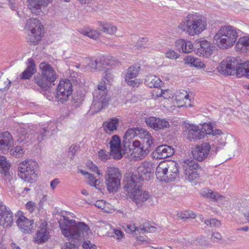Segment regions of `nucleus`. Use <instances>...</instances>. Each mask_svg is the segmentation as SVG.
I'll return each instance as SVG.
<instances>
[{
	"label": "nucleus",
	"instance_id": "nucleus-1",
	"mask_svg": "<svg viewBox=\"0 0 249 249\" xmlns=\"http://www.w3.org/2000/svg\"><path fill=\"white\" fill-rule=\"evenodd\" d=\"M218 71L225 75H234L237 77H245L249 79V61L239 63L235 57H228L223 60L217 67Z\"/></svg>",
	"mask_w": 249,
	"mask_h": 249
},
{
	"label": "nucleus",
	"instance_id": "nucleus-2",
	"mask_svg": "<svg viewBox=\"0 0 249 249\" xmlns=\"http://www.w3.org/2000/svg\"><path fill=\"white\" fill-rule=\"evenodd\" d=\"M206 26L207 21L202 16L189 14L179 24L178 28L190 36H194L200 34Z\"/></svg>",
	"mask_w": 249,
	"mask_h": 249
},
{
	"label": "nucleus",
	"instance_id": "nucleus-3",
	"mask_svg": "<svg viewBox=\"0 0 249 249\" xmlns=\"http://www.w3.org/2000/svg\"><path fill=\"white\" fill-rule=\"evenodd\" d=\"M239 32V30L232 26H223L214 36L213 39L220 48L227 49L234 44Z\"/></svg>",
	"mask_w": 249,
	"mask_h": 249
},
{
	"label": "nucleus",
	"instance_id": "nucleus-4",
	"mask_svg": "<svg viewBox=\"0 0 249 249\" xmlns=\"http://www.w3.org/2000/svg\"><path fill=\"white\" fill-rule=\"evenodd\" d=\"M39 70L40 74L34 76V81L42 89L46 91L58 78V75L53 67L45 62L39 64Z\"/></svg>",
	"mask_w": 249,
	"mask_h": 249
},
{
	"label": "nucleus",
	"instance_id": "nucleus-5",
	"mask_svg": "<svg viewBox=\"0 0 249 249\" xmlns=\"http://www.w3.org/2000/svg\"><path fill=\"white\" fill-rule=\"evenodd\" d=\"M179 173V165L174 160L160 162L156 171L157 178L165 182L173 181L178 177Z\"/></svg>",
	"mask_w": 249,
	"mask_h": 249
},
{
	"label": "nucleus",
	"instance_id": "nucleus-6",
	"mask_svg": "<svg viewBox=\"0 0 249 249\" xmlns=\"http://www.w3.org/2000/svg\"><path fill=\"white\" fill-rule=\"evenodd\" d=\"M107 91L105 83L102 82L98 85L97 89L93 93V101L91 106V109L94 113L98 112L108 105L110 97L107 95Z\"/></svg>",
	"mask_w": 249,
	"mask_h": 249
},
{
	"label": "nucleus",
	"instance_id": "nucleus-7",
	"mask_svg": "<svg viewBox=\"0 0 249 249\" xmlns=\"http://www.w3.org/2000/svg\"><path fill=\"white\" fill-rule=\"evenodd\" d=\"M37 163L32 160H27L20 163L18 167V175L24 181L32 183L36 178Z\"/></svg>",
	"mask_w": 249,
	"mask_h": 249
},
{
	"label": "nucleus",
	"instance_id": "nucleus-8",
	"mask_svg": "<svg viewBox=\"0 0 249 249\" xmlns=\"http://www.w3.org/2000/svg\"><path fill=\"white\" fill-rule=\"evenodd\" d=\"M106 184L109 193L118 191L121 187L122 174L120 170L114 167H108L105 176Z\"/></svg>",
	"mask_w": 249,
	"mask_h": 249
},
{
	"label": "nucleus",
	"instance_id": "nucleus-9",
	"mask_svg": "<svg viewBox=\"0 0 249 249\" xmlns=\"http://www.w3.org/2000/svg\"><path fill=\"white\" fill-rule=\"evenodd\" d=\"M181 164L186 179L192 181L198 177L202 169L196 161L188 159L182 161Z\"/></svg>",
	"mask_w": 249,
	"mask_h": 249
},
{
	"label": "nucleus",
	"instance_id": "nucleus-10",
	"mask_svg": "<svg viewBox=\"0 0 249 249\" xmlns=\"http://www.w3.org/2000/svg\"><path fill=\"white\" fill-rule=\"evenodd\" d=\"M72 92V85L69 79L60 81L56 89V98L63 103L67 101Z\"/></svg>",
	"mask_w": 249,
	"mask_h": 249
},
{
	"label": "nucleus",
	"instance_id": "nucleus-11",
	"mask_svg": "<svg viewBox=\"0 0 249 249\" xmlns=\"http://www.w3.org/2000/svg\"><path fill=\"white\" fill-rule=\"evenodd\" d=\"M128 147H125L128 149V152H131L132 155L136 160H141L144 158L150 152V147H144L138 140H134Z\"/></svg>",
	"mask_w": 249,
	"mask_h": 249
},
{
	"label": "nucleus",
	"instance_id": "nucleus-12",
	"mask_svg": "<svg viewBox=\"0 0 249 249\" xmlns=\"http://www.w3.org/2000/svg\"><path fill=\"white\" fill-rule=\"evenodd\" d=\"M13 213L6 207L2 202H0V225L3 228H8L13 224Z\"/></svg>",
	"mask_w": 249,
	"mask_h": 249
},
{
	"label": "nucleus",
	"instance_id": "nucleus-13",
	"mask_svg": "<svg viewBox=\"0 0 249 249\" xmlns=\"http://www.w3.org/2000/svg\"><path fill=\"white\" fill-rule=\"evenodd\" d=\"M59 227L61 230L62 234L66 237L71 239L75 238L73 225H75V221L71 219L69 220L64 217L63 220L59 222Z\"/></svg>",
	"mask_w": 249,
	"mask_h": 249
},
{
	"label": "nucleus",
	"instance_id": "nucleus-14",
	"mask_svg": "<svg viewBox=\"0 0 249 249\" xmlns=\"http://www.w3.org/2000/svg\"><path fill=\"white\" fill-rule=\"evenodd\" d=\"M144 119L147 125L155 130L164 129L170 126L169 122L164 119L155 117H150Z\"/></svg>",
	"mask_w": 249,
	"mask_h": 249
},
{
	"label": "nucleus",
	"instance_id": "nucleus-15",
	"mask_svg": "<svg viewBox=\"0 0 249 249\" xmlns=\"http://www.w3.org/2000/svg\"><path fill=\"white\" fill-rule=\"evenodd\" d=\"M195 47L196 48V53L199 56L207 57L212 54L213 46L211 43L203 40L195 43Z\"/></svg>",
	"mask_w": 249,
	"mask_h": 249
},
{
	"label": "nucleus",
	"instance_id": "nucleus-16",
	"mask_svg": "<svg viewBox=\"0 0 249 249\" xmlns=\"http://www.w3.org/2000/svg\"><path fill=\"white\" fill-rule=\"evenodd\" d=\"M211 145L209 143H203L202 145L197 146L192 151V154L194 159L202 161L208 156L210 149Z\"/></svg>",
	"mask_w": 249,
	"mask_h": 249
},
{
	"label": "nucleus",
	"instance_id": "nucleus-17",
	"mask_svg": "<svg viewBox=\"0 0 249 249\" xmlns=\"http://www.w3.org/2000/svg\"><path fill=\"white\" fill-rule=\"evenodd\" d=\"M14 140L8 131H0V151L5 153L13 145Z\"/></svg>",
	"mask_w": 249,
	"mask_h": 249
},
{
	"label": "nucleus",
	"instance_id": "nucleus-18",
	"mask_svg": "<svg viewBox=\"0 0 249 249\" xmlns=\"http://www.w3.org/2000/svg\"><path fill=\"white\" fill-rule=\"evenodd\" d=\"M20 230L24 233H31L34 230V220L29 219L24 216H20L16 221Z\"/></svg>",
	"mask_w": 249,
	"mask_h": 249
},
{
	"label": "nucleus",
	"instance_id": "nucleus-19",
	"mask_svg": "<svg viewBox=\"0 0 249 249\" xmlns=\"http://www.w3.org/2000/svg\"><path fill=\"white\" fill-rule=\"evenodd\" d=\"M142 182L139 183L136 174H133L129 179L124 181V189L130 195L133 194L135 191L140 189Z\"/></svg>",
	"mask_w": 249,
	"mask_h": 249
},
{
	"label": "nucleus",
	"instance_id": "nucleus-20",
	"mask_svg": "<svg viewBox=\"0 0 249 249\" xmlns=\"http://www.w3.org/2000/svg\"><path fill=\"white\" fill-rule=\"evenodd\" d=\"M174 148L167 145H161L153 152V157L156 159H165L174 155Z\"/></svg>",
	"mask_w": 249,
	"mask_h": 249
},
{
	"label": "nucleus",
	"instance_id": "nucleus-21",
	"mask_svg": "<svg viewBox=\"0 0 249 249\" xmlns=\"http://www.w3.org/2000/svg\"><path fill=\"white\" fill-rule=\"evenodd\" d=\"M53 127L52 125L48 124L46 127H39L36 128L33 133V136H31L30 141L31 143L36 142H41L43 140L44 137L47 136V134L50 131H52Z\"/></svg>",
	"mask_w": 249,
	"mask_h": 249
},
{
	"label": "nucleus",
	"instance_id": "nucleus-22",
	"mask_svg": "<svg viewBox=\"0 0 249 249\" xmlns=\"http://www.w3.org/2000/svg\"><path fill=\"white\" fill-rule=\"evenodd\" d=\"M53 0H27L28 8L32 13L38 15L41 12L42 7L47 6Z\"/></svg>",
	"mask_w": 249,
	"mask_h": 249
},
{
	"label": "nucleus",
	"instance_id": "nucleus-23",
	"mask_svg": "<svg viewBox=\"0 0 249 249\" xmlns=\"http://www.w3.org/2000/svg\"><path fill=\"white\" fill-rule=\"evenodd\" d=\"M139 180V183L142 181L148 180L153 175V173L150 166L148 164H142L138 168L136 174Z\"/></svg>",
	"mask_w": 249,
	"mask_h": 249
},
{
	"label": "nucleus",
	"instance_id": "nucleus-24",
	"mask_svg": "<svg viewBox=\"0 0 249 249\" xmlns=\"http://www.w3.org/2000/svg\"><path fill=\"white\" fill-rule=\"evenodd\" d=\"M49 237V232L46 223H42L38 227L35 237V242L41 244L48 240Z\"/></svg>",
	"mask_w": 249,
	"mask_h": 249
},
{
	"label": "nucleus",
	"instance_id": "nucleus-25",
	"mask_svg": "<svg viewBox=\"0 0 249 249\" xmlns=\"http://www.w3.org/2000/svg\"><path fill=\"white\" fill-rule=\"evenodd\" d=\"M203 128L195 125H190L188 127L187 138L191 141H195L197 140L203 139L205 136V132Z\"/></svg>",
	"mask_w": 249,
	"mask_h": 249
},
{
	"label": "nucleus",
	"instance_id": "nucleus-26",
	"mask_svg": "<svg viewBox=\"0 0 249 249\" xmlns=\"http://www.w3.org/2000/svg\"><path fill=\"white\" fill-rule=\"evenodd\" d=\"M36 66L33 59H28L27 68L20 74V79L21 80H29L32 75L36 72Z\"/></svg>",
	"mask_w": 249,
	"mask_h": 249
},
{
	"label": "nucleus",
	"instance_id": "nucleus-27",
	"mask_svg": "<svg viewBox=\"0 0 249 249\" xmlns=\"http://www.w3.org/2000/svg\"><path fill=\"white\" fill-rule=\"evenodd\" d=\"M129 196L138 206H142L150 198L148 193L142 191L140 189L135 191L133 194L129 195Z\"/></svg>",
	"mask_w": 249,
	"mask_h": 249
},
{
	"label": "nucleus",
	"instance_id": "nucleus-28",
	"mask_svg": "<svg viewBox=\"0 0 249 249\" xmlns=\"http://www.w3.org/2000/svg\"><path fill=\"white\" fill-rule=\"evenodd\" d=\"M176 49L180 53H190L193 51V45L190 41L179 39L175 42Z\"/></svg>",
	"mask_w": 249,
	"mask_h": 249
},
{
	"label": "nucleus",
	"instance_id": "nucleus-29",
	"mask_svg": "<svg viewBox=\"0 0 249 249\" xmlns=\"http://www.w3.org/2000/svg\"><path fill=\"white\" fill-rule=\"evenodd\" d=\"M119 123L118 119L116 118H112L108 121L105 122L103 124L104 131L107 134H112L114 131L117 129V125Z\"/></svg>",
	"mask_w": 249,
	"mask_h": 249
},
{
	"label": "nucleus",
	"instance_id": "nucleus-30",
	"mask_svg": "<svg viewBox=\"0 0 249 249\" xmlns=\"http://www.w3.org/2000/svg\"><path fill=\"white\" fill-rule=\"evenodd\" d=\"M139 128H132L126 131L124 137V147H128L129 144L132 143V142L134 141L132 138L139 135Z\"/></svg>",
	"mask_w": 249,
	"mask_h": 249
},
{
	"label": "nucleus",
	"instance_id": "nucleus-31",
	"mask_svg": "<svg viewBox=\"0 0 249 249\" xmlns=\"http://www.w3.org/2000/svg\"><path fill=\"white\" fill-rule=\"evenodd\" d=\"M75 238L78 237H84L89 230V227L83 222H75V225H73Z\"/></svg>",
	"mask_w": 249,
	"mask_h": 249
},
{
	"label": "nucleus",
	"instance_id": "nucleus-32",
	"mask_svg": "<svg viewBox=\"0 0 249 249\" xmlns=\"http://www.w3.org/2000/svg\"><path fill=\"white\" fill-rule=\"evenodd\" d=\"M129 228L131 231H134L135 234L138 233L152 232L156 231V228L154 226H150L148 223H144L140 225L139 227H136L135 225L130 226Z\"/></svg>",
	"mask_w": 249,
	"mask_h": 249
},
{
	"label": "nucleus",
	"instance_id": "nucleus-33",
	"mask_svg": "<svg viewBox=\"0 0 249 249\" xmlns=\"http://www.w3.org/2000/svg\"><path fill=\"white\" fill-rule=\"evenodd\" d=\"M34 130L30 129L29 131L26 130L25 128L20 127L17 130L18 133V141L21 142L24 141H26L27 142H31L30 138L31 136H33V133Z\"/></svg>",
	"mask_w": 249,
	"mask_h": 249
},
{
	"label": "nucleus",
	"instance_id": "nucleus-34",
	"mask_svg": "<svg viewBox=\"0 0 249 249\" xmlns=\"http://www.w3.org/2000/svg\"><path fill=\"white\" fill-rule=\"evenodd\" d=\"M236 48L240 52L249 53V37H240L236 44Z\"/></svg>",
	"mask_w": 249,
	"mask_h": 249
},
{
	"label": "nucleus",
	"instance_id": "nucleus-35",
	"mask_svg": "<svg viewBox=\"0 0 249 249\" xmlns=\"http://www.w3.org/2000/svg\"><path fill=\"white\" fill-rule=\"evenodd\" d=\"M145 84L150 88H159L162 85L161 80L155 75L147 76L145 79Z\"/></svg>",
	"mask_w": 249,
	"mask_h": 249
},
{
	"label": "nucleus",
	"instance_id": "nucleus-36",
	"mask_svg": "<svg viewBox=\"0 0 249 249\" xmlns=\"http://www.w3.org/2000/svg\"><path fill=\"white\" fill-rule=\"evenodd\" d=\"M138 134L139 137L143 140V143H145L148 147H151L153 143V138L151 134L145 129L141 128Z\"/></svg>",
	"mask_w": 249,
	"mask_h": 249
},
{
	"label": "nucleus",
	"instance_id": "nucleus-37",
	"mask_svg": "<svg viewBox=\"0 0 249 249\" xmlns=\"http://www.w3.org/2000/svg\"><path fill=\"white\" fill-rule=\"evenodd\" d=\"M126 153H128V149L124 147V142H123V145L116 148L110 149V156L113 157L114 159L120 160L123 157V155H124Z\"/></svg>",
	"mask_w": 249,
	"mask_h": 249
},
{
	"label": "nucleus",
	"instance_id": "nucleus-38",
	"mask_svg": "<svg viewBox=\"0 0 249 249\" xmlns=\"http://www.w3.org/2000/svg\"><path fill=\"white\" fill-rule=\"evenodd\" d=\"M185 64H190L198 68H204L205 64L199 59L192 56H188L185 59Z\"/></svg>",
	"mask_w": 249,
	"mask_h": 249
},
{
	"label": "nucleus",
	"instance_id": "nucleus-39",
	"mask_svg": "<svg viewBox=\"0 0 249 249\" xmlns=\"http://www.w3.org/2000/svg\"><path fill=\"white\" fill-rule=\"evenodd\" d=\"M10 166V165L6 160V158L0 155V173L5 177L9 176Z\"/></svg>",
	"mask_w": 249,
	"mask_h": 249
},
{
	"label": "nucleus",
	"instance_id": "nucleus-40",
	"mask_svg": "<svg viewBox=\"0 0 249 249\" xmlns=\"http://www.w3.org/2000/svg\"><path fill=\"white\" fill-rule=\"evenodd\" d=\"M99 28L101 31L109 35L114 34L117 31V27L109 23L99 22Z\"/></svg>",
	"mask_w": 249,
	"mask_h": 249
},
{
	"label": "nucleus",
	"instance_id": "nucleus-41",
	"mask_svg": "<svg viewBox=\"0 0 249 249\" xmlns=\"http://www.w3.org/2000/svg\"><path fill=\"white\" fill-rule=\"evenodd\" d=\"M104 60L102 59H90L88 58L87 59V63L88 66L91 68L98 71H102V66L100 65V63H102Z\"/></svg>",
	"mask_w": 249,
	"mask_h": 249
},
{
	"label": "nucleus",
	"instance_id": "nucleus-42",
	"mask_svg": "<svg viewBox=\"0 0 249 249\" xmlns=\"http://www.w3.org/2000/svg\"><path fill=\"white\" fill-rule=\"evenodd\" d=\"M140 67L131 66L127 71V73L124 77L125 80L129 79H135L138 75Z\"/></svg>",
	"mask_w": 249,
	"mask_h": 249
},
{
	"label": "nucleus",
	"instance_id": "nucleus-43",
	"mask_svg": "<svg viewBox=\"0 0 249 249\" xmlns=\"http://www.w3.org/2000/svg\"><path fill=\"white\" fill-rule=\"evenodd\" d=\"M73 106L78 107L82 104L84 100V95L81 91H77L73 95Z\"/></svg>",
	"mask_w": 249,
	"mask_h": 249
},
{
	"label": "nucleus",
	"instance_id": "nucleus-44",
	"mask_svg": "<svg viewBox=\"0 0 249 249\" xmlns=\"http://www.w3.org/2000/svg\"><path fill=\"white\" fill-rule=\"evenodd\" d=\"M2 73H0V91H5L9 89L11 82L7 78L2 77Z\"/></svg>",
	"mask_w": 249,
	"mask_h": 249
},
{
	"label": "nucleus",
	"instance_id": "nucleus-45",
	"mask_svg": "<svg viewBox=\"0 0 249 249\" xmlns=\"http://www.w3.org/2000/svg\"><path fill=\"white\" fill-rule=\"evenodd\" d=\"M82 34L86 36H88L90 38L96 39L98 38L99 33L97 31L90 28L86 29L82 32Z\"/></svg>",
	"mask_w": 249,
	"mask_h": 249
},
{
	"label": "nucleus",
	"instance_id": "nucleus-46",
	"mask_svg": "<svg viewBox=\"0 0 249 249\" xmlns=\"http://www.w3.org/2000/svg\"><path fill=\"white\" fill-rule=\"evenodd\" d=\"M42 35L37 34V33H31L28 35L27 38V41L35 45L40 40Z\"/></svg>",
	"mask_w": 249,
	"mask_h": 249
},
{
	"label": "nucleus",
	"instance_id": "nucleus-47",
	"mask_svg": "<svg viewBox=\"0 0 249 249\" xmlns=\"http://www.w3.org/2000/svg\"><path fill=\"white\" fill-rule=\"evenodd\" d=\"M202 195L214 200H218L220 198H225L224 196H220L217 193H215L211 190H207L206 191H204Z\"/></svg>",
	"mask_w": 249,
	"mask_h": 249
},
{
	"label": "nucleus",
	"instance_id": "nucleus-48",
	"mask_svg": "<svg viewBox=\"0 0 249 249\" xmlns=\"http://www.w3.org/2000/svg\"><path fill=\"white\" fill-rule=\"evenodd\" d=\"M109 144L110 145V149H112V150L114 148L122 145H121V140L117 135H115L111 137Z\"/></svg>",
	"mask_w": 249,
	"mask_h": 249
},
{
	"label": "nucleus",
	"instance_id": "nucleus-49",
	"mask_svg": "<svg viewBox=\"0 0 249 249\" xmlns=\"http://www.w3.org/2000/svg\"><path fill=\"white\" fill-rule=\"evenodd\" d=\"M113 76L112 71L111 70H107L106 71V75L104 77L102 81L99 83L100 84L102 82L103 83H105V86L106 87V84H110L113 81Z\"/></svg>",
	"mask_w": 249,
	"mask_h": 249
},
{
	"label": "nucleus",
	"instance_id": "nucleus-50",
	"mask_svg": "<svg viewBox=\"0 0 249 249\" xmlns=\"http://www.w3.org/2000/svg\"><path fill=\"white\" fill-rule=\"evenodd\" d=\"M178 217L182 220H186L187 219H194L196 217V214L192 211H185L183 213H180L178 214Z\"/></svg>",
	"mask_w": 249,
	"mask_h": 249
},
{
	"label": "nucleus",
	"instance_id": "nucleus-51",
	"mask_svg": "<svg viewBox=\"0 0 249 249\" xmlns=\"http://www.w3.org/2000/svg\"><path fill=\"white\" fill-rule=\"evenodd\" d=\"M10 152L11 155L17 158H19L23 156L24 151L21 146H17L11 149Z\"/></svg>",
	"mask_w": 249,
	"mask_h": 249
},
{
	"label": "nucleus",
	"instance_id": "nucleus-52",
	"mask_svg": "<svg viewBox=\"0 0 249 249\" xmlns=\"http://www.w3.org/2000/svg\"><path fill=\"white\" fill-rule=\"evenodd\" d=\"M205 224L207 226L210 227H219L221 225V223L219 221L215 219H211L210 220H206L204 221Z\"/></svg>",
	"mask_w": 249,
	"mask_h": 249
},
{
	"label": "nucleus",
	"instance_id": "nucleus-53",
	"mask_svg": "<svg viewBox=\"0 0 249 249\" xmlns=\"http://www.w3.org/2000/svg\"><path fill=\"white\" fill-rule=\"evenodd\" d=\"M110 156V153L104 149H101L98 152V157L103 161L107 160Z\"/></svg>",
	"mask_w": 249,
	"mask_h": 249
},
{
	"label": "nucleus",
	"instance_id": "nucleus-54",
	"mask_svg": "<svg viewBox=\"0 0 249 249\" xmlns=\"http://www.w3.org/2000/svg\"><path fill=\"white\" fill-rule=\"evenodd\" d=\"M43 27L41 24V23L38 21V25L36 24L33 28L30 29L31 33H37V34H43Z\"/></svg>",
	"mask_w": 249,
	"mask_h": 249
},
{
	"label": "nucleus",
	"instance_id": "nucleus-55",
	"mask_svg": "<svg viewBox=\"0 0 249 249\" xmlns=\"http://www.w3.org/2000/svg\"><path fill=\"white\" fill-rule=\"evenodd\" d=\"M43 27L41 24V23L38 21V25L36 24L33 28L30 29L31 33H37V34H43Z\"/></svg>",
	"mask_w": 249,
	"mask_h": 249
},
{
	"label": "nucleus",
	"instance_id": "nucleus-56",
	"mask_svg": "<svg viewBox=\"0 0 249 249\" xmlns=\"http://www.w3.org/2000/svg\"><path fill=\"white\" fill-rule=\"evenodd\" d=\"M79 148V146L76 145H72L70 146L68 151V156L70 157L71 159H73Z\"/></svg>",
	"mask_w": 249,
	"mask_h": 249
},
{
	"label": "nucleus",
	"instance_id": "nucleus-57",
	"mask_svg": "<svg viewBox=\"0 0 249 249\" xmlns=\"http://www.w3.org/2000/svg\"><path fill=\"white\" fill-rule=\"evenodd\" d=\"M38 20L36 18H30L27 20V22L25 25V28L30 29L33 28L36 24L38 25Z\"/></svg>",
	"mask_w": 249,
	"mask_h": 249
},
{
	"label": "nucleus",
	"instance_id": "nucleus-58",
	"mask_svg": "<svg viewBox=\"0 0 249 249\" xmlns=\"http://www.w3.org/2000/svg\"><path fill=\"white\" fill-rule=\"evenodd\" d=\"M125 81L128 85L132 86V87H138L140 84V79L135 78L134 80H132V79H129Z\"/></svg>",
	"mask_w": 249,
	"mask_h": 249
},
{
	"label": "nucleus",
	"instance_id": "nucleus-59",
	"mask_svg": "<svg viewBox=\"0 0 249 249\" xmlns=\"http://www.w3.org/2000/svg\"><path fill=\"white\" fill-rule=\"evenodd\" d=\"M148 39L147 37H143L140 38L137 43V45L135 46L137 49H139L140 48H144V45L146 44V43L148 41Z\"/></svg>",
	"mask_w": 249,
	"mask_h": 249
},
{
	"label": "nucleus",
	"instance_id": "nucleus-60",
	"mask_svg": "<svg viewBox=\"0 0 249 249\" xmlns=\"http://www.w3.org/2000/svg\"><path fill=\"white\" fill-rule=\"evenodd\" d=\"M166 57L170 59H177L179 55L174 50H169L165 53Z\"/></svg>",
	"mask_w": 249,
	"mask_h": 249
},
{
	"label": "nucleus",
	"instance_id": "nucleus-61",
	"mask_svg": "<svg viewBox=\"0 0 249 249\" xmlns=\"http://www.w3.org/2000/svg\"><path fill=\"white\" fill-rule=\"evenodd\" d=\"M36 205L33 201H28L26 204V208L30 213H32L35 209Z\"/></svg>",
	"mask_w": 249,
	"mask_h": 249
},
{
	"label": "nucleus",
	"instance_id": "nucleus-62",
	"mask_svg": "<svg viewBox=\"0 0 249 249\" xmlns=\"http://www.w3.org/2000/svg\"><path fill=\"white\" fill-rule=\"evenodd\" d=\"M61 249H78V247L74 244L71 242H66L62 247Z\"/></svg>",
	"mask_w": 249,
	"mask_h": 249
},
{
	"label": "nucleus",
	"instance_id": "nucleus-63",
	"mask_svg": "<svg viewBox=\"0 0 249 249\" xmlns=\"http://www.w3.org/2000/svg\"><path fill=\"white\" fill-rule=\"evenodd\" d=\"M212 238L213 241L217 242L222 239V235L219 232H213L212 234Z\"/></svg>",
	"mask_w": 249,
	"mask_h": 249
},
{
	"label": "nucleus",
	"instance_id": "nucleus-64",
	"mask_svg": "<svg viewBox=\"0 0 249 249\" xmlns=\"http://www.w3.org/2000/svg\"><path fill=\"white\" fill-rule=\"evenodd\" d=\"M83 247L85 249H97L94 244H91L90 241H85L83 244Z\"/></svg>",
	"mask_w": 249,
	"mask_h": 249
}]
</instances>
